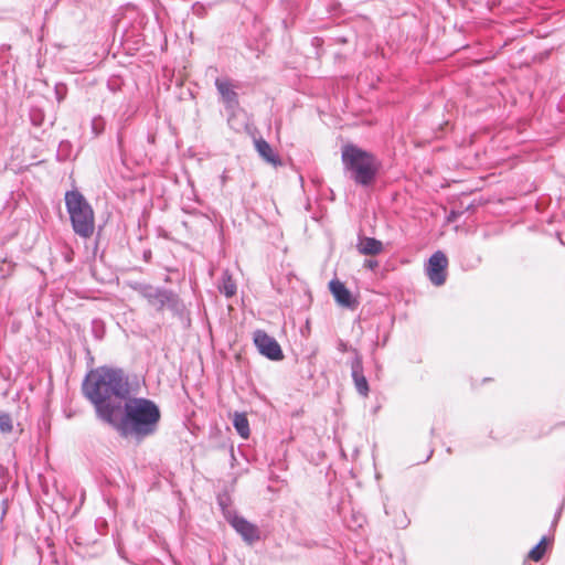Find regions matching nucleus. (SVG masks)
Listing matches in <instances>:
<instances>
[{"instance_id": "1", "label": "nucleus", "mask_w": 565, "mask_h": 565, "mask_svg": "<svg viewBox=\"0 0 565 565\" xmlns=\"http://www.w3.org/2000/svg\"><path fill=\"white\" fill-rule=\"evenodd\" d=\"M82 391L94 405L96 416L104 423L111 420L114 413H120L122 403L131 395L124 370L110 366L92 370L83 382Z\"/></svg>"}, {"instance_id": "2", "label": "nucleus", "mask_w": 565, "mask_h": 565, "mask_svg": "<svg viewBox=\"0 0 565 565\" xmlns=\"http://www.w3.org/2000/svg\"><path fill=\"white\" fill-rule=\"evenodd\" d=\"M160 419V408L152 399L130 395L122 403L120 413H114L106 424L121 437L140 443L158 431Z\"/></svg>"}, {"instance_id": "3", "label": "nucleus", "mask_w": 565, "mask_h": 565, "mask_svg": "<svg viewBox=\"0 0 565 565\" xmlns=\"http://www.w3.org/2000/svg\"><path fill=\"white\" fill-rule=\"evenodd\" d=\"M341 160L344 171L358 185L369 186L375 181L380 163L373 153L347 143L342 147Z\"/></svg>"}, {"instance_id": "4", "label": "nucleus", "mask_w": 565, "mask_h": 565, "mask_svg": "<svg viewBox=\"0 0 565 565\" xmlns=\"http://www.w3.org/2000/svg\"><path fill=\"white\" fill-rule=\"evenodd\" d=\"M65 205L74 233L82 238H89L95 230V216L90 204L79 191L73 190L66 192Z\"/></svg>"}, {"instance_id": "5", "label": "nucleus", "mask_w": 565, "mask_h": 565, "mask_svg": "<svg viewBox=\"0 0 565 565\" xmlns=\"http://www.w3.org/2000/svg\"><path fill=\"white\" fill-rule=\"evenodd\" d=\"M134 289L156 310H168L173 316L183 315L184 303L172 290L157 288L147 284H136Z\"/></svg>"}, {"instance_id": "6", "label": "nucleus", "mask_w": 565, "mask_h": 565, "mask_svg": "<svg viewBox=\"0 0 565 565\" xmlns=\"http://www.w3.org/2000/svg\"><path fill=\"white\" fill-rule=\"evenodd\" d=\"M253 341L258 352L271 361L284 359L282 350L274 337L267 334L264 330H256L253 334Z\"/></svg>"}, {"instance_id": "7", "label": "nucleus", "mask_w": 565, "mask_h": 565, "mask_svg": "<svg viewBox=\"0 0 565 565\" xmlns=\"http://www.w3.org/2000/svg\"><path fill=\"white\" fill-rule=\"evenodd\" d=\"M448 259L446 255L438 250L435 252L428 259L425 267L426 275L434 286H443L447 279Z\"/></svg>"}, {"instance_id": "8", "label": "nucleus", "mask_w": 565, "mask_h": 565, "mask_svg": "<svg viewBox=\"0 0 565 565\" xmlns=\"http://www.w3.org/2000/svg\"><path fill=\"white\" fill-rule=\"evenodd\" d=\"M215 87L221 96V100L225 106V109L230 114H234L239 107L238 94L235 90V86L227 78L215 79Z\"/></svg>"}, {"instance_id": "9", "label": "nucleus", "mask_w": 565, "mask_h": 565, "mask_svg": "<svg viewBox=\"0 0 565 565\" xmlns=\"http://www.w3.org/2000/svg\"><path fill=\"white\" fill-rule=\"evenodd\" d=\"M353 358L350 362L351 376L358 393L364 397L369 395L370 387L366 377L363 374L362 356L355 349H351Z\"/></svg>"}, {"instance_id": "10", "label": "nucleus", "mask_w": 565, "mask_h": 565, "mask_svg": "<svg viewBox=\"0 0 565 565\" xmlns=\"http://www.w3.org/2000/svg\"><path fill=\"white\" fill-rule=\"evenodd\" d=\"M230 524L246 543L253 544L259 540V531L257 526L247 521L245 518L234 515L230 519Z\"/></svg>"}, {"instance_id": "11", "label": "nucleus", "mask_w": 565, "mask_h": 565, "mask_svg": "<svg viewBox=\"0 0 565 565\" xmlns=\"http://www.w3.org/2000/svg\"><path fill=\"white\" fill-rule=\"evenodd\" d=\"M329 289L340 306L351 308L356 303L351 291L339 279H332L329 282Z\"/></svg>"}, {"instance_id": "12", "label": "nucleus", "mask_w": 565, "mask_h": 565, "mask_svg": "<svg viewBox=\"0 0 565 565\" xmlns=\"http://www.w3.org/2000/svg\"><path fill=\"white\" fill-rule=\"evenodd\" d=\"M254 146L259 157L267 163L274 167H279L282 164L279 154L271 148V146L265 139H255Z\"/></svg>"}, {"instance_id": "13", "label": "nucleus", "mask_w": 565, "mask_h": 565, "mask_svg": "<svg viewBox=\"0 0 565 565\" xmlns=\"http://www.w3.org/2000/svg\"><path fill=\"white\" fill-rule=\"evenodd\" d=\"M217 289L226 298H231L236 295L237 285L228 269L222 271L217 281Z\"/></svg>"}, {"instance_id": "14", "label": "nucleus", "mask_w": 565, "mask_h": 565, "mask_svg": "<svg viewBox=\"0 0 565 565\" xmlns=\"http://www.w3.org/2000/svg\"><path fill=\"white\" fill-rule=\"evenodd\" d=\"M358 249L362 255H379L383 250V243L373 237H362L359 241Z\"/></svg>"}, {"instance_id": "15", "label": "nucleus", "mask_w": 565, "mask_h": 565, "mask_svg": "<svg viewBox=\"0 0 565 565\" xmlns=\"http://www.w3.org/2000/svg\"><path fill=\"white\" fill-rule=\"evenodd\" d=\"M233 425L242 438H247L249 436V423L244 413H235Z\"/></svg>"}, {"instance_id": "16", "label": "nucleus", "mask_w": 565, "mask_h": 565, "mask_svg": "<svg viewBox=\"0 0 565 565\" xmlns=\"http://www.w3.org/2000/svg\"><path fill=\"white\" fill-rule=\"evenodd\" d=\"M73 156V145L68 140H62L58 143L57 151H56V159L58 161H66L70 160Z\"/></svg>"}, {"instance_id": "17", "label": "nucleus", "mask_w": 565, "mask_h": 565, "mask_svg": "<svg viewBox=\"0 0 565 565\" xmlns=\"http://www.w3.org/2000/svg\"><path fill=\"white\" fill-rule=\"evenodd\" d=\"M547 537L543 536L541 541L529 552L527 557L534 562H539L545 554Z\"/></svg>"}, {"instance_id": "18", "label": "nucleus", "mask_w": 565, "mask_h": 565, "mask_svg": "<svg viewBox=\"0 0 565 565\" xmlns=\"http://www.w3.org/2000/svg\"><path fill=\"white\" fill-rule=\"evenodd\" d=\"M105 119L102 116H95L90 122L92 134L94 135V137H98L99 135H102L105 130Z\"/></svg>"}, {"instance_id": "19", "label": "nucleus", "mask_w": 565, "mask_h": 565, "mask_svg": "<svg viewBox=\"0 0 565 565\" xmlns=\"http://www.w3.org/2000/svg\"><path fill=\"white\" fill-rule=\"evenodd\" d=\"M12 419L9 414H1L0 415V431L2 433H11L12 431Z\"/></svg>"}, {"instance_id": "20", "label": "nucleus", "mask_w": 565, "mask_h": 565, "mask_svg": "<svg viewBox=\"0 0 565 565\" xmlns=\"http://www.w3.org/2000/svg\"><path fill=\"white\" fill-rule=\"evenodd\" d=\"M30 119L34 126H41L44 120V115L40 109L32 108L30 111Z\"/></svg>"}, {"instance_id": "21", "label": "nucleus", "mask_w": 565, "mask_h": 565, "mask_svg": "<svg viewBox=\"0 0 565 565\" xmlns=\"http://www.w3.org/2000/svg\"><path fill=\"white\" fill-rule=\"evenodd\" d=\"M92 330L95 334V338L100 340L104 337V323L103 320H93L92 321Z\"/></svg>"}, {"instance_id": "22", "label": "nucleus", "mask_w": 565, "mask_h": 565, "mask_svg": "<svg viewBox=\"0 0 565 565\" xmlns=\"http://www.w3.org/2000/svg\"><path fill=\"white\" fill-rule=\"evenodd\" d=\"M338 350L341 351V352H347L349 350V347H348V344L344 341L339 340V342H338Z\"/></svg>"}, {"instance_id": "23", "label": "nucleus", "mask_w": 565, "mask_h": 565, "mask_svg": "<svg viewBox=\"0 0 565 565\" xmlns=\"http://www.w3.org/2000/svg\"><path fill=\"white\" fill-rule=\"evenodd\" d=\"M365 266L369 267L370 269H374L376 266H377V262L376 260H366L365 262Z\"/></svg>"}, {"instance_id": "24", "label": "nucleus", "mask_w": 565, "mask_h": 565, "mask_svg": "<svg viewBox=\"0 0 565 565\" xmlns=\"http://www.w3.org/2000/svg\"><path fill=\"white\" fill-rule=\"evenodd\" d=\"M561 512H562V509H558V511H557V512H556V514H555V519H554V521H553V524H552L553 526H555V525H556V523H557V521H558V518H559V515H561Z\"/></svg>"}, {"instance_id": "25", "label": "nucleus", "mask_w": 565, "mask_h": 565, "mask_svg": "<svg viewBox=\"0 0 565 565\" xmlns=\"http://www.w3.org/2000/svg\"><path fill=\"white\" fill-rule=\"evenodd\" d=\"M143 256H145V259L148 260V258H150V256H151V252L150 250L145 252Z\"/></svg>"}, {"instance_id": "26", "label": "nucleus", "mask_w": 565, "mask_h": 565, "mask_svg": "<svg viewBox=\"0 0 565 565\" xmlns=\"http://www.w3.org/2000/svg\"><path fill=\"white\" fill-rule=\"evenodd\" d=\"M221 179H222V183L225 184V182L227 180V177H226L225 172L222 174Z\"/></svg>"}, {"instance_id": "27", "label": "nucleus", "mask_w": 565, "mask_h": 565, "mask_svg": "<svg viewBox=\"0 0 565 565\" xmlns=\"http://www.w3.org/2000/svg\"><path fill=\"white\" fill-rule=\"evenodd\" d=\"M2 264H3V265H8V267H10V266H11V263H8L7 260H3V262H2Z\"/></svg>"}, {"instance_id": "28", "label": "nucleus", "mask_w": 565, "mask_h": 565, "mask_svg": "<svg viewBox=\"0 0 565 565\" xmlns=\"http://www.w3.org/2000/svg\"><path fill=\"white\" fill-rule=\"evenodd\" d=\"M398 525H401V526H403V527H404V526H406V523H404V522L402 521V522H399V524H398Z\"/></svg>"}, {"instance_id": "29", "label": "nucleus", "mask_w": 565, "mask_h": 565, "mask_svg": "<svg viewBox=\"0 0 565 565\" xmlns=\"http://www.w3.org/2000/svg\"><path fill=\"white\" fill-rule=\"evenodd\" d=\"M431 455H433V451H429L427 459H430Z\"/></svg>"}, {"instance_id": "30", "label": "nucleus", "mask_w": 565, "mask_h": 565, "mask_svg": "<svg viewBox=\"0 0 565 565\" xmlns=\"http://www.w3.org/2000/svg\"><path fill=\"white\" fill-rule=\"evenodd\" d=\"M431 455H433V451H429L427 459H430Z\"/></svg>"}, {"instance_id": "31", "label": "nucleus", "mask_w": 565, "mask_h": 565, "mask_svg": "<svg viewBox=\"0 0 565 565\" xmlns=\"http://www.w3.org/2000/svg\"><path fill=\"white\" fill-rule=\"evenodd\" d=\"M431 455H433V451H429L427 459H430Z\"/></svg>"}, {"instance_id": "32", "label": "nucleus", "mask_w": 565, "mask_h": 565, "mask_svg": "<svg viewBox=\"0 0 565 565\" xmlns=\"http://www.w3.org/2000/svg\"><path fill=\"white\" fill-rule=\"evenodd\" d=\"M117 326H119L121 329L125 330V328L120 324V322H117Z\"/></svg>"}, {"instance_id": "33", "label": "nucleus", "mask_w": 565, "mask_h": 565, "mask_svg": "<svg viewBox=\"0 0 565 565\" xmlns=\"http://www.w3.org/2000/svg\"><path fill=\"white\" fill-rule=\"evenodd\" d=\"M3 470H4V469H3V467H2V466H0V472H2Z\"/></svg>"}, {"instance_id": "34", "label": "nucleus", "mask_w": 565, "mask_h": 565, "mask_svg": "<svg viewBox=\"0 0 565 565\" xmlns=\"http://www.w3.org/2000/svg\"><path fill=\"white\" fill-rule=\"evenodd\" d=\"M3 487H0V492L2 491Z\"/></svg>"}]
</instances>
